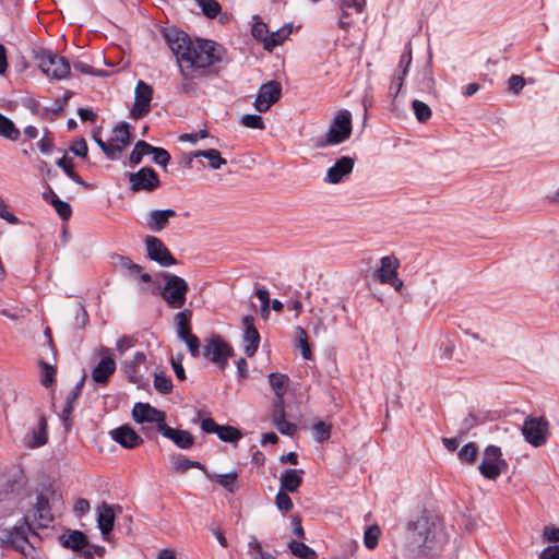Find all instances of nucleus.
<instances>
[{
	"label": "nucleus",
	"instance_id": "obj_1",
	"mask_svg": "<svg viewBox=\"0 0 559 559\" xmlns=\"http://www.w3.org/2000/svg\"><path fill=\"white\" fill-rule=\"evenodd\" d=\"M62 496L52 485H45L35 492L24 496L20 501V512L24 524L14 526L7 533V539L12 546L26 555V548L29 547L27 532L33 527H48L53 521V509L62 507Z\"/></svg>",
	"mask_w": 559,
	"mask_h": 559
},
{
	"label": "nucleus",
	"instance_id": "obj_2",
	"mask_svg": "<svg viewBox=\"0 0 559 559\" xmlns=\"http://www.w3.org/2000/svg\"><path fill=\"white\" fill-rule=\"evenodd\" d=\"M166 39L186 80L194 79L205 68L222 60L223 48L213 40L192 41L186 33L179 31L168 33Z\"/></svg>",
	"mask_w": 559,
	"mask_h": 559
},
{
	"label": "nucleus",
	"instance_id": "obj_3",
	"mask_svg": "<svg viewBox=\"0 0 559 559\" xmlns=\"http://www.w3.org/2000/svg\"><path fill=\"white\" fill-rule=\"evenodd\" d=\"M436 524L427 514L419 515L409 522L407 527V548L414 555H424L433 546Z\"/></svg>",
	"mask_w": 559,
	"mask_h": 559
},
{
	"label": "nucleus",
	"instance_id": "obj_4",
	"mask_svg": "<svg viewBox=\"0 0 559 559\" xmlns=\"http://www.w3.org/2000/svg\"><path fill=\"white\" fill-rule=\"evenodd\" d=\"M26 485V478L22 472H16L7 477L0 484V521L11 516L14 510H20V501L16 499Z\"/></svg>",
	"mask_w": 559,
	"mask_h": 559
},
{
	"label": "nucleus",
	"instance_id": "obj_5",
	"mask_svg": "<svg viewBox=\"0 0 559 559\" xmlns=\"http://www.w3.org/2000/svg\"><path fill=\"white\" fill-rule=\"evenodd\" d=\"M160 277L164 281L160 293L164 301L170 308L180 309L186 304L188 283L182 277L168 272L162 273Z\"/></svg>",
	"mask_w": 559,
	"mask_h": 559
},
{
	"label": "nucleus",
	"instance_id": "obj_6",
	"mask_svg": "<svg viewBox=\"0 0 559 559\" xmlns=\"http://www.w3.org/2000/svg\"><path fill=\"white\" fill-rule=\"evenodd\" d=\"M352 134V115L348 110H340L322 140L318 142L319 147L336 145L346 141Z\"/></svg>",
	"mask_w": 559,
	"mask_h": 559
},
{
	"label": "nucleus",
	"instance_id": "obj_7",
	"mask_svg": "<svg viewBox=\"0 0 559 559\" xmlns=\"http://www.w3.org/2000/svg\"><path fill=\"white\" fill-rule=\"evenodd\" d=\"M40 70L53 80L66 79L70 74V64L64 57L51 50H41L36 55Z\"/></svg>",
	"mask_w": 559,
	"mask_h": 559
},
{
	"label": "nucleus",
	"instance_id": "obj_8",
	"mask_svg": "<svg viewBox=\"0 0 559 559\" xmlns=\"http://www.w3.org/2000/svg\"><path fill=\"white\" fill-rule=\"evenodd\" d=\"M507 468L508 463L502 456L501 449L496 445H488L478 466L480 474L487 479L496 480Z\"/></svg>",
	"mask_w": 559,
	"mask_h": 559
},
{
	"label": "nucleus",
	"instance_id": "obj_9",
	"mask_svg": "<svg viewBox=\"0 0 559 559\" xmlns=\"http://www.w3.org/2000/svg\"><path fill=\"white\" fill-rule=\"evenodd\" d=\"M202 355L219 369H225L231 355V348L219 335H214L205 340Z\"/></svg>",
	"mask_w": 559,
	"mask_h": 559
},
{
	"label": "nucleus",
	"instance_id": "obj_10",
	"mask_svg": "<svg viewBox=\"0 0 559 559\" xmlns=\"http://www.w3.org/2000/svg\"><path fill=\"white\" fill-rule=\"evenodd\" d=\"M130 188L133 192H152L160 185L158 175L151 167H143L136 173L129 174Z\"/></svg>",
	"mask_w": 559,
	"mask_h": 559
},
{
	"label": "nucleus",
	"instance_id": "obj_11",
	"mask_svg": "<svg viewBox=\"0 0 559 559\" xmlns=\"http://www.w3.org/2000/svg\"><path fill=\"white\" fill-rule=\"evenodd\" d=\"M281 95V84L276 81H270L261 85L253 106L257 111L265 112L271 108L272 105L278 102Z\"/></svg>",
	"mask_w": 559,
	"mask_h": 559
},
{
	"label": "nucleus",
	"instance_id": "obj_12",
	"mask_svg": "<svg viewBox=\"0 0 559 559\" xmlns=\"http://www.w3.org/2000/svg\"><path fill=\"white\" fill-rule=\"evenodd\" d=\"M152 97V86L143 81H139L135 86L134 104L131 108L130 116L133 119H140L147 115L151 110Z\"/></svg>",
	"mask_w": 559,
	"mask_h": 559
},
{
	"label": "nucleus",
	"instance_id": "obj_13",
	"mask_svg": "<svg viewBox=\"0 0 559 559\" xmlns=\"http://www.w3.org/2000/svg\"><path fill=\"white\" fill-rule=\"evenodd\" d=\"M145 246L147 257L162 266H170L177 263V260L170 253L164 242L155 236H146Z\"/></svg>",
	"mask_w": 559,
	"mask_h": 559
},
{
	"label": "nucleus",
	"instance_id": "obj_14",
	"mask_svg": "<svg viewBox=\"0 0 559 559\" xmlns=\"http://www.w3.org/2000/svg\"><path fill=\"white\" fill-rule=\"evenodd\" d=\"M547 421L542 418H526L522 433L527 442L539 447L546 442Z\"/></svg>",
	"mask_w": 559,
	"mask_h": 559
},
{
	"label": "nucleus",
	"instance_id": "obj_15",
	"mask_svg": "<svg viewBox=\"0 0 559 559\" xmlns=\"http://www.w3.org/2000/svg\"><path fill=\"white\" fill-rule=\"evenodd\" d=\"M132 417L138 424L155 423L159 432L160 427L166 425V414L147 403H136L132 409Z\"/></svg>",
	"mask_w": 559,
	"mask_h": 559
},
{
	"label": "nucleus",
	"instance_id": "obj_16",
	"mask_svg": "<svg viewBox=\"0 0 559 559\" xmlns=\"http://www.w3.org/2000/svg\"><path fill=\"white\" fill-rule=\"evenodd\" d=\"M272 423L276 429L286 436H293L297 427L285 419V403L283 399H274L272 402Z\"/></svg>",
	"mask_w": 559,
	"mask_h": 559
},
{
	"label": "nucleus",
	"instance_id": "obj_17",
	"mask_svg": "<svg viewBox=\"0 0 559 559\" xmlns=\"http://www.w3.org/2000/svg\"><path fill=\"white\" fill-rule=\"evenodd\" d=\"M111 439L126 449H134L143 443V439L128 425L109 432Z\"/></svg>",
	"mask_w": 559,
	"mask_h": 559
},
{
	"label": "nucleus",
	"instance_id": "obj_18",
	"mask_svg": "<svg viewBox=\"0 0 559 559\" xmlns=\"http://www.w3.org/2000/svg\"><path fill=\"white\" fill-rule=\"evenodd\" d=\"M109 348H102V353L105 354V356L102 358V360L95 366V368L92 371V378L96 383L105 384L107 383L110 376L116 370V362L115 360L109 356Z\"/></svg>",
	"mask_w": 559,
	"mask_h": 559
},
{
	"label": "nucleus",
	"instance_id": "obj_19",
	"mask_svg": "<svg viewBox=\"0 0 559 559\" xmlns=\"http://www.w3.org/2000/svg\"><path fill=\"white\" fill-rule=\"evenodd\" d=\"M242 324L245 326V353L247 356L251 357L258 350L260 344V334L254 326V319L252 316L243 317Z\"/></svg>",
	"mask_w": 559,
	"mask_h": 559
},
{
	"label": "nucleus",
	"instance_id": "obj_20",
	"mask_svg": "<svg viewBox=\"0 0 559 559\" xmlns=\"http://www.w3.org/2000/svg\"><path fill=\"white\" fill-rule=\"evenodd\" d=\"M355 159L349 156H343L330 167L326 171L325 180L330 183H338L344 177L348 176L354 168Z\"/></svg>",
	"mask_w": 559,
	"mask_h": 559
},
{
	"label": "nucleus",
	"instance_id": "obj_21",
	"mask_svg": "<svg viewBox=\"0 0 559 559\" xmlns=\"http://www.w3.org/2000/svg\"><path fill=\"white\" fill-rule=\"evenodd\" d=\"M160 433L183 450L190 449L194 444V437L187 430L175 429L168 425H163L160 427Z\"/></svg>",
	"mask_w": 559,
	"mask_h": 559
},
{
	"label": "nucleus",
	"instance_id": "obj_22",
	"mask_svg": "<svg viewBox=\"0 0 559 559\" xmlns=\"http://www.w3.org/2000/svg\"><path fill=\"white\" fill-rule=\"evenodd\" d=\"M400 267V261L394 255H385L380 260V266L374 272V277L381 283L386 284L392 280L395 275H397V270Z\"/></svg>",
	"mask_w": 559,
	"mask_h": 559
},
{
	"label": "nucleus",
	"instance_id": "obj_23",
	"mask_svg": "<svg viewBox=\"0 0 559 559\" xmlns=\"http://www.w3.org/2000/svg\"><path fill=\"white\" fill-rule=\"evenodd\" d=\"M176 216V212L171 209L155 210L150 212L147 216V227L154 231H162L168 225V221Z\"/></svg>",
	"mask_w": 559,
	"mask_h": 559
},
{
	"label": "nucleus",
	"instance_id": "obj_24",
	"mask_svg": "<svg viewBox=\"0 0 559 559\" xmlns=\"http://www.w3.org/2000/svg\"><path fill=\"white\" fill-rule=\"evenodd\" d=\"M115 523V512L112 507L103 502L97 507V524L103 535H107L112 531Z\"/></svg>",
	"mask_w": 559,
	"mask_h": 559
},
{
	"label": "nucleus",
	"instance_id": "obj_25",
	"mask_svg": "<svg viewBox=\"0 0 559 559\" xmlns=\"http://www.w3.org/2000/svg\"><path fill=\"white\" fill-rule=\"evenodd\" d=\"M302 469L289 468L286 469L280 477L281 490L287 492H295L302 483Z\"/></svg>",
	"mask_w": 559,
	"mask_h": 559
},
{
	"label": "nucleus",
	"instance_id": "obj_26",
	"mask_svg": "<svg viewBox=\"0 0 559 559\" xmlns=\"http://www.w3.org/2000/svg\"><path fill=\"white\" fill-rule=\"evenodd\" d=\"M47 420L44 415L38 419L37 429L32 430L26 437L28 448L35 449L43 447L47 442Z\"/></svg>",
	"mask_w": 559,
	"mask_h": 559
},
{
	"label": "nucleus",
	"instance_id": "obj_27",
	"mask_svg": "<svg viewBox=\"0 0 559 559\" xmlns=\"http://www.w3.org/2000/svg\"><path fill=\"white\" fill-rule=\"evenodd\" d=\"M205 476L213 481H216L224 489H226L229 492H235L238 489V483L237 478L238 475L236 472H230L227 474H210L207 471H205Z\"/></svg>",
	"mask_w": 559,
	"mask_h": 559
},
{
	"label": "nucleus",
	"instance_id": "obj_28",
	"mask_svg": "<svg viewBox=\"0 0 559 559\" xmlns=\"http://www.w3.org/2000/svg\"><path fill=\"white\" fill-rule=\"evenodd\" d=\"M130 127L128 123L123 122L112 130L110 142L114 143V146H118L119 156L121 155L122 151L130 144Z\"/></svg>",
	"mask_w": 559,
	"mask_h": 559
},
{
	"label": "nucleus",
	"instance_id": "obj_29",
	"mask_svg": "<svg viewBox=\"0 0 559 559\" xmlns=\"http://www.w3.org/2000/svg\"><path fill=\"white\" fill-rule=\"evenodd\" d=\"M191 312L183 310L175 314V322L177 328L178 337L182 341L192 335L190 328Z\"/></svg>",
	"mask_w": 559,
	"mask_h": 559
},
{
	"label": "nucleus",
	"instance_id": "obj_30",
	"mask_svg": "<svg viewBox=\"0 0 559 559\" xmlns=\"http://www.w3.org/2000/svg\"><path fill=\"white\" fill-rule=\"evenodd\" d=\"M171 467L175 473L183 474L190 468H199L205 473L206 468L198 461L186 459L182 455L171 457Z\"/></svg>",
	"mask_w": 559,
	"mask_h": 559
},
{
	"label": "nucleus",
	"instance_id": "obj_31",
	"mask_svg": "<svg viewBox=\"0 0 559 559\" xmlns=\"http://www.w3.org/2000/svg\"><path fill=\"white\" fill-rule=\"evenodd\" d=\"M288 381L289 379L286 374L278 372H272L269 374V382L272 390L274 391L275 399L284 397L287 390Z\"/></svg>",
	"mask_w": 559,
	"mask_h": 559
},
{
	"label": "nucleus",
	"instance_id": "obj_32",
	"mask_svg": "<svg viewBox=\"0 0 559 559\" xmlns=\"http://www.w3.org/2000/svg\"><path fill=\"white\" fill-rule=\"evenodd\" d=\"M193 156L204 157L209 160V167L212 169H219L223 165H226L227 160L222 157L221 153L217 150L210 148L203 151H195Z\"/></svg>",
	"mask_w": 559,
	"mask_h": 559
},
{
	"label": "nucleus",
	"instance_id": "obj_33",
	"mask_svg": "<svg viewBox=\"0 0 559 559\" xmlns=\"http://www.w3.org/2000/svg\"><path fill=\"white\" fill-rule=\"evenodd\" d=\"M60 539L64 547L73 550H81L87 544L85 535L79 531H73L68 535H62Z\"/></svg>",
	"mask_w": 559,
	"mask_h": 559
},
{
	"label": "nucleus",
	"instance_id": "obj_34",
	"mask_svg": "<svg viewBox=\"0 0 559 559\" xmlns=\"http://www.w3.org/2000/svg\"><path fill=\"white\" fill-rule=\"evenodd\" d=\"M288 548L292 551V554L300 559H317L318 555L317 552L307 546L306 544L301 542L293 540L288 544Z\"/></svg>",
	"mask_w": 559,
	"mask_h": 559
},
{
	"label": "nucleus",
	"instance_id": "obj_35",
	"mask_svg": "<svg viewBox=\"0 0 559 559\" xmlns=\"http://www.w3.org/2000/svg\"><path fill=\"white\" fill-rule=\"evenodd\" d=\"M0 135L11 141H16L20 138V130L14 126V123L9 118L1 114Z\"/></svg>",
	"mask_w": 559,
	"mask_h": 559
},
{
	"label": "nucleus",
	"instance_id": "obj_36",
	"mask_svg": "<svg viewBox=\"0 0 559 559\" xmlns=\"http://www.w3.org/2000/svg\"><path fill=\"white\" fill-rule=\"evenodd\" d=\"M152 145L146 143L145 141H139L134 145L133 151L129 157L130 166H135L141 163L143 156L151 154Z\"/></svg>",
	"mask_w": 559,
	"mask_h": 559
},
{
	"label": "nucleus",
	"instance_id": "obj_37",
	"mask_svg": "<svg viewBox=\"0 0 559 559\" xmlns=\"http://www.w3.org/2000/svg\"><path fill=\"white\" fill-rule=\"evenodd\" d=\"M146 357L143 353H135L132 360L124 362V370L132 382H138V367L144 364Z\"/></svg>",
	"mask_w": 559,
	"mask_h": 559
},
{
	"label": "nucleus",
	"instance_id": "obj_38",
	"mask_svg": "<svg viewBox=\"0 0 559 559\" xmlns=\"http://www.w3.org/2000/svg\"><path fill=\"white\" fill-rule=\"evenodd\" d=\"M290 33L292 26H285L269 34V38L266 39V50H272L274 47L281 45Z\"/></svg>",
	"mask_w": 559,
	"mask_h": 559
},
{
	"label": "nucleus",
	"instance_id": "obj_39",
	"mask_svg": "<svg viewBox=\"0 0 559 559\" xmlns=\"http://www.w3.org/2000/svg\"><path fill=\"white\" fill-rule=\"evenodd\" d=\"M248 551L252 559H276L272 554L263 550L261 543L255 537L250 538Z\"/></svg>",
	"mask_w": 559,
	"mask_h": 559
},
{
	"label": "nucleus",
	"instance_id": "obj_40",
	"mask_svg": "<svg viewBox=\"0 0 559 559\" xmlns=\"http://www.w3.org/2000/svg\"><path fill=\"white\" fill-rule=\"evenodd\" d=\"M459 459L464 462L472 464L476 461L478 455V447L474 442H469L462 447L459 451Z\"/></svg>",
	"mask_w": 559,
	"mask_h": 559
},
{
	"label": "nucleus",
	"instance_id": "obj_41",
	"mask_svg": "<svg viewBox=\"0 0 559 559\" xmlns=\"http://www.w3.org/2000/svg\"><path fill=\"white\" fill-rule=\"evenodd\" d=\"M154 388L162 394H168L173 390L171 379L163 372H155Z\"/></svg>",
	"mask_w": 559,
	"mask_h": 559
},
{
	"label": "nucleus",
	"instance_id": "obj_42",
	"mask_svg": "<svg viewBox=\"0 0 559 559\" xmlns=\"http://www.w3.org/2000/svg\"><path fill=\"white\" fill-rule=\"evenodd\" d=\"M216 435L225 442H236L241 438V432L233 426H221Z\"/></svg>",
	"mask_w": 559,
	"mask_h": 559
},
{
	"label": "nucleus",
	"instance_id": "obj_43",
	"mask_svg": "<svg viewBox=\"0 0 559 559\" xmlns=\"http://www.w3.org/2000/svg\"><path fill=\"white\" fill-rule=\"evenodd\" d=\"M331 425L324 421H318L312 426L313 437L317 442L321 443L328 440L331 436Z\"/></svg>",
	"mask_w": 559,
	"mask_h": 559
},
{
	"label": "nucleus",
	"instance_id": "obj_44",
	"mask_svg": "<svg viewBox=\"0 0 559 559\" xmlns=\"http://www.w3.org/2000/svg\"><path fill=\"white\" fill-rule=\"evenodd\" d=\"M297 332V345L301 349V355L306 360H310L312 358V353L310 350L308 340H307V333L304 328L298 326L296 329Z\"/></svg>",
	"mask_w": 559,
	"mask_h": 559
},
{
	"label": "nucleus",
	"instance_id": "obj_45",
	"mask_svg": "<svg viewBox=\"0 0 559 559\" xmlns=\"http://www.w3.org/2000/svg\"><path fill=\"white\" fill-rule=\"evenodd\" d=\"M198 3L209 19L216 17L221 12V4L216 0H198Z\"/></svg>",
	"mask_w": 559,
	"mask_h": 559
},
{
	"label": "nucleus",
	"instance_id": "obj_46",
	"mask_svg": "<svg viewBox=\"0 0 559 559\" xmlns=\"http://www.w3.org/2000/svg\"><path fill=\"white\" fill-rule=\"evenodd\" d=\"M380 533L381 531L378 525H371L366 530L364 535V543L368 549H373L377 547Z\"/></svg>",
	"mask_w": 559,
	"mask_h": 559
},
{
	"label": "nucleus",
	"instance_id": "obj_47",
	"mask_svg": "<svg viewBox=\"0 0 559 559\" xmlns=\"http://www.w3.org/2000/svg\"><path fill=\"white\" fill-rule=\"evenodd\" d=\"M412 107L419 122H426L431 117V109L427 104L415 99Z\"/></svg>",
	"mask_w": 559,
	"mask_h": 559
},
{
	"label": "nucleus",
	"instance_id": "obj_48",
	"mask_svg": "<svg viewBox=\"0 0 559 559\" xmlns=\"http://www.w3.org/2000/svg\"><path fill=\"white\" fill-rule=\"evenodd\" d=\"M241 124L246 128L264 130L265 124L259 115H243L241 117Z\"/></svg>",
	"mask_w": 559,
	"mask_h": 559
},
{
	"label": "nucleus",
	"instance_id": "obj_49",
	"mask_svg": "<svg viewBox=\"0 0 559 559\" xmlns=\"http://www.w3.org/2000/svg\"><path fill=\"white\" fill-rule=\"evenodd\" d=\"M255 296L261 302V316L266 320L270 314V294L265 288H259Z\"/></svg>",
	"mask_w": 559,
	"mask_h": 559
},
{
	"label": "nucleus",
	"instance_id": "obj_50",
	"mask_svg": "<svg viewBox=\"0 0 559 559\" xmlns=\"http://www.w3.org/2000/svg\"><path fill=\"white\" fill-rule=\"evenodd\" d=\"M151 154L153 155V160L162 167H166L170 160V154L162 147L152 146Z\"/></svg>",
	"mask_w": 559,
	"mask_h": 559
},
{
	"label": "nucleus",
	"instance_id": "obj_51",
	"mask_svg": "<svg viewBox=\"0 0 559 559\" xmlns=\"http://www.w3.org/2000/svg\"><path fill=\"white\" fill-rule=\"evenodd\" d=\"M95 140L107 157H109L110 159L119 158V148L118 146H114V143L110 142V140L108 142H104L102 139L98 138H95Z\"/></svg>",
	"mask_w": 559,
	"mask_h": 559
},
{
	"label": "nucleus",
	"instance_id": "obj_52",
	"mask_svg": "<svg viewBox=\"0 0 559 559\" xmlns=\"http://www.w3.org/2000/svg\"><path fill=\"white\" fill-rule=\"evenodd\" d=\"M406 75L407 74H403V71L396 70V74L394 75L389 90V93L393 98L397 97V95L400 94Z\"/></svg>",
	"mask_w": 559,
	"mask_h": 559
},
{
	"label": "nucleus",
	"instance_id": "obj_53",
	"mask_svg": "<svg viewBox=\"0 0 559 559\" xmlns=\"http://www.w3.org/2000/svg\"><path fill=\"white\" fill-rule=\"evenodd\" d=\"M286 492L287 491L280 489L275 498L276 507L284 512H288L293 509V501Z\"/></svg>",
	"mask_w": 559,
	"mask_h": 559
},
{
	"label": "nucleus",
	"instance_id": "obj_54",
	"mask_svg": "<svg viewBox=\"0 0 559 559\" xmlns=\"http://www.w3.org/2000/svg\"><path fill=\"white\" fill-rule=\"evenodd\" d=\"M51 204L62 219H68L71 216V206L68 202L53 198Z\"/></svg>",
	"mask_w": 559,
	"mask_h": 559
},
{
	"label": "nucleus",
	"instance_id": "obj_55",
	"mask_svg": "<svg viewBox=\"0 0 559 559\" xmlns=\"http://www.w3.org/2000/svg\"><path fill=\"white\" fill-rule=\"evenodd\" d=\"M251 33L253 37L263 41L264 48L266 49V39L269 38V31L266 24L262 22L254 23Z\"/></svg>",
	"mask_w": 559,
	"mask_h": 559
},
{
	"label": "nucleus",
	"instance_id": "obj_56",
	"mask_svg": "<svg viewBox=\"0 0 559 559\" xmlns=\"http://www.w3.org/2000/svg\"><path fill=\"white\" fill-rule=\"evenodd\" d=\"M43 374L41 384L46 388L50 386L55 381L56 369L47 362H41Z\"/></svg>",
	"mask_w": 559,
	"mask_h": 559
},
{
	"label": "nucleus",
	"instance_id": "obj_57",
	"mask_svg": "<svg viewBox=\"0 0 559 559\" xmlns=\"http://www.w3.org/2000/svg\"><path fill=\"white\" fill-rule=\"evenodd\" d=\"M525 86V80L521 75H511L508 81L509 91L518 95Z\"/></svg>",
	"mask_w": 559,
	"mask_h": 559
},
{
	"label": "nucleus",
	"instance_id": "obj_58",
	"mask_svg": "<svg viewBox=\"0 0 559 559\" xmlns=\"http://www.w3.org/2000/svg\"><path fill=\"white\" fill-rule=\"evenodd\" d=\"M182 341L187 344L188 349L192 357L197 358L201 355L200 341L194 334L188 336L187 338H185Z\"/></svg>",
	"mask_w": 559,
	"mask_h": 559
},
{
	"label": "nucleus",
	"instance_id": "obj_59",
	"mask_svg": "<svg viewBox=\"0 0 559 559\" xmlns=\"http://www.w3.org/2000/svg\"><path fill=\"white\" fill-rule=\"evenodd\" d=\"M182 359H183V355L178 354L176 357H173L170 360L174 372L179 380L186 379L185 369L182 367Z\"/></svg>",
	"mask_w": 559,
	"mask_h": 559
},
{
	"label": "nucleus",
	"instance_id": "obj_60",
	"mask_svg": "<svg viewBox=\"0 0 559 559\" xmlns=\"http://www.w3.org/2000/svg\"><path fill=\"white\" fill-rule=\"evenodd\" d=\"M71 152L79 157H86L87 155V144L84 139H79L73 142L71 146Z\"/></svg>",
	"mask_w": 559,
	"mask_h": 559
},
{
	"label": "nucleus",
	"instance_id": "obj_61",
	"mask_svg": "<svg viewBox=\"0 0 559 559\" xmlns=\"http://www.w3.org/2000/svg\"><path fill=\"white\" fill-rule=\"evenodd\" d=\"M0 217L10 224L19 223L17 217L15 215H13L10 211H8V207L1 197H0Z\"/></svg>",
	"mask_w": 559,
	"mask_h": 559
},
{
	"label": "nucleus",
	"instance_id": "obj_62",
	"mask_svg": "<svg viewBox=\"0 0 559 559\" xmlns=\"http://www.w3.org/2000/svg\"><path fill=\"white\" fill-rule=\"evenodd\" d=\"M454 348H455L454 342L451 338L447 337L442 342L441 348H440L442 352V354H441L442 358L450 359L452 357Z\"/></svg>",
	"mask_w": 559,
	"mask_h": 559
},
{
	"label": "nucleus",
	"instance_id": "obj_63",
	"mask_svg": "<svg viewBox=\"0 0 559 559\" xmlns=\"http://www.w3.org/2000/svg\"><path fill=\"white\" fill-rule=\"evenodd\" d=\"M539 559H559V546H548L539 555Z\"/></svg>",
	"mask_w": 559,
	"mask_h": 559
},
{
	"label": "nucleus",
	"instance_id": "obj_64",
	"mask_svg": "<svg viewBox=\"0 0 559 559\" xmlns=\"http://www.w3.org/2000/svg\"><path fill=\"white\" fill-rule=\"evenodd\" d=\"M543 536L547 542H559V528L552 526H546L543 532Z\"/></svg>",
	"mask_w": 559,
	"mask_h": 559
}]
</instances>
